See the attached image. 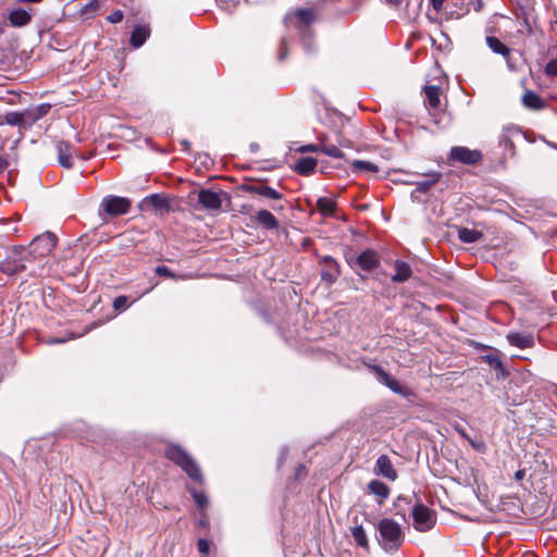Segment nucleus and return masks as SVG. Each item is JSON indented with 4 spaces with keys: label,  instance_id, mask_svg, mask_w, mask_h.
Here are the masks:
<instances>
[{
    "label": "nucleus",
    "instance_id": "nucleus-42",
    "mask_svg": "<svg viewBox=\"0 0 557 557\" xmlns=\"http://www.w3.org/2000/svg\"><path fill=\"white\" fill-rule=\"evenodd\" d=\"M460 433H461V435H462L463 437H466V438L469 441V443L471 444V446H472L474 449H476V450H484V448H485L484 443H482V442H481V443H475V442H473L472 440H470L468 436H466L465 432H460Z\"/></svg>",
    "mask_w": 557,
    "mask_h": 557
},
{
    "label": "nucleus",
    "instance_id": "nucleus-2",
    "mask_svg": "<svg viewBox=\"0 0 557 557\" xmlns=\"http://www.w3.org/2000/svg\"><path fill=\"white\" fill-rule=\"evenodd\" d=\"M165 456L180 468H182V470L185 471L191 480L202 482V473L197 462L181 446L170 445L165 450Z\"/></svg>",
    "mask_w": 557,
    "mask_h": 557
},
{
    "label": "nucleus",
    "instance_id": "nucleus-7",
    "mask_svg": "<svg viewBox=\"0 0 557 557\" xmlns=\"http://www.w3.org/2000/svg\"><path fill=\"white\" fill-rule=\"evenodd\" d=\"M449 158L465 164H476L482 160L483 154L480 150L457 146L450 149Z\"/></svg>",
    "mask_w": 557,
    "mask_h": 557
},
{
    "label": "nucleus",
    "instance_id": "nucleus-34",
    "mask_svg": "<svg viewBox=\"0 0 557 557\" xmlns=\"http://www.w3.org/2000/svg\"><path fill=\"white\" fill-rule=\"evenodd\" d=\"M352 168L360 171L377 172V166L369 161L356 160L352 162Z\"/></svg>",
    "mask_w": 557,
    "mask_h": 557
},
{
    "label": "nucleus",
    "instance_id": "nucleus-10",
    "mask_svg": "<svg viewBox=\"0 0 557 557\" xmlns=\"http://www.w3.org/2000/svg\"><path fill=\"white\" fill-rule=\"evenodd\" d=\"M58 243V237L51 232H46L37 236V252L40 251L41 257H49Z\"/></svg>",
    "mask_w": 557,
    "mask_h": 557
},
{
    "label": "nucleus",
    "instance_id": "nucleus-5",
    "mask_svg": "<svg viewBox=\"0 0 557 557\" xmlns=\"http://www.w3.org/2000/svg\"><path fill=\"white\" fill-rule=\"evenodd\" d=\"M131 201L127 198L119 196H107L100 203V214L104 212L111 216H117L126 214L129 211Z\"/></svg>",
    "mask_w": 557,
    "mask_h": 557
},
{
    "label": "nucleus",
    "instance_id": "nucleus-36",
    "mask_svg": "<svg viewBox=\"0 0 557 557\" xmlns=\"http://www.w3.org/2000/svg\"><path fill=\"white\" fill-rule=\"evenodd\" d=\"M545 74L557 77V58L550 60L545 66Z\"/></svg>",
    "mask_w": 557,
    "mask_h": 557
},
{
    "label": "nucleus",
    "instance_id": "nucleus-6",
    "mask_svg": "<svg viewBox=\"0 0 557 557\" xmlns=\"http://www.w3.org/2000/svg\"><path fill=\"white\" fill-rule=\"evenodd\" d=\"M519 135L520 129L515 125H507L503 127L502 134L498 137V144L499 147L504 149V157H513L516 154L513 138Z\"/></svg>",
    "mask_w": 557,
    "mask_h": 557
},
{
    "label": "nucleus",
    "instance_id": "nucleus-49",
    "mask_svg": "<svg viewBox=\"0 0 557 557\" xmlns=\"http://www.w3.org/2000/svg\"><path fill=\"white\" fill-rule=\"evenodd\" d=\"M286 57V52H280V59L283 60Z\"/></svg>",
    "mask_w": 557,
    "mask_h": 557
},
{
    "label": "nucleus",
    "instance_id": "nucleus-46",
    "mask_svg": "<svg viewBox=\"0 0 557 557\" xmlns=\"http://www.w3.org/2000/svg\"><path fill=\"white\" fill-rule=\"evenodd\" d=\"M525 475V471L524 470H518L516 473H515V479L517 481H521Z\"/></svg>",
    "mask_w": 557,
    "mask_h": 557
},
{
    "label": "nucleus",
    "instance_id": "nucleus-51",
    "mask_svg": "<svg viewBox=\"0 0 557 557\" xmlns=\"http://www.w3.org/2000/svg\"><path fill=\"white\" fill-rule=\"evenodd\" d=\"M46 264H49V259L46 260V263L42 265V269L45 268Z\"/></svg>",
    "mask_w": 557,
    "mask_h": 557
},
{
    "label": "nucleus",
    "instance_id": "nucleus-47",
    "mask_svg": "<svg viewBox=\"0 0 557 557\" xmlns=\"http://www.w3.org/2000/svg\"><path fill=\"white\" fill-rule=\"evenodd\" d=\"M403 0H385L388 5L398 7Z\"/></svg>",
    "mask_w": 557,
    "mask_h": 557
},
{
    "label": "nucleus",
    "instance_id": "nucleus-12",
    "mask_svg": "<svg viewBox=\"0 0 557 557\" xmlns=\"http://www.w3.org/2000/svg\"><path fill=\"white\" fill-rule=\"evenodd\" d=\"M426 106L431 114L435 115L441 108V89L436 86H426L424 88Z\"/></svg>",
    "mask_w": 557,
    "mask_h": 557
},
{
    "label": "nucleus",
    "instance_id": "nucleus-21",
    "mask_svg": "<svg viewBox=\"0 0 557 557\" xmlns=\"http://www.w3.org/2000/svg\"><path fill=\"white\" fill-rule=\"evenodd\" d=\"M149 35H150L149 27L144 26V25L136 26L133 29L132 36H131L132 46L135 48H139L140 46L144 45V42L149 37Z\"/></svg>",
    "mask_w": 557,
    "mask_h": 557
},
{
    "label": "nucleus",
    "instance_id": "nucleus-17",
    "mask_svg": "<svg viewBox=\"0 0 557 557\" xmlns=\"http://www.w3.org/2000/svg\"><path fill=\"white\" fill-rule=\"evenodd\" d=\"M426 180L419 182H409L410 184H416V190L419 193H428L436 183L440 182L442 174L440 172H432L425 174Z\"/></svg>",
    "mask_w": 557,
    "mask_h": 557
},
{
    "label": "nucleus",
    "instance_id": "nucleus-41",
    "mask_svg": "<svg viewBox=\"0 0 557 557\" xmlns=\"http://www.w3.org/2000/svg\"><path fill=\"white\" fill-rule=\"evenodd\" d=\"M301 152H315V151H321V144L320 145H306V146H302L300 149H299Z\"/></svg>",
    "mask_w": 557,
    "mask_h": 557
},
{
    "label": "nucleus",
    "instance_id": "nucleus-29",
    "mask_svg": "<svg viewBox=\"0 0 557 557\" xmlns=\"http://www.w3.org/2000/svg\"><path fill=\"white\" fill-rule=\"evenodd\" d=\"M351 535L356 542V544L362 548H369V541L367 533L362 525H356L351 529Z\"/></svg>",
    "mask_w": 557,
    "mask_h": 557
},
{
    "label": "nucleus",
    "instance_id": "nucleus-19",
    "mask_svg": "<svg viewBox=\"0 0 557 557\" xmlns=\"http://www.w3.org/2000/svg\"><path fill=\"white\" fill-rule=\"evenodd\" d=\"M395 270L396 273L392 276L393 282H406L412 274L410 265L401 260L395 262Z\"/></svg>",
    "mask_w": 557,
    "mask_h": 557
},
{
    "label": "nucleus",
    "instance_id": "nucleus-38",
    "mask_svg": "<svg viewBox=\"0 0 557 557\" xmlns=\"http://www.w3.org/2000/svg\"><path fill=\"white\" fill-rule=\"evenodd\" d=\"M197 546H198V550L201 553V554H205L207 555L209 553V549H210V544L207 540L205 539H200L197 543Z\"/></svg>",
    "mask_w": 557,
    "mask_h": 557
},
{
    "label": "nucleus",
    "instance_id": "nucleus-18",
    "mask_svg": "<svg viewBox=\"0 0 557 557\" xmlns=\"http://www.w3.org/2000/svg\"><path fill=\"white\" fill-rule=\"evenodd\" d=\"M256 221L267 230H275L278 227V221L276 218L265 209L259 210L257 212Z\"/></svg>",
    "mask_w": 557,
    "mask_h": 557
},
{
    "label": "nucleus",
    "instance_id": "nucleus-32",
    "mask_svg": "<svg viewBox=\"0 0 557 557\" xmlns=\"http://www.w3.org/2000/svg\"><path fill=\"white\" fill-rule=\"evenodd\" d=\"M146 201L150 203L156 209H168L169 208V201L165 197L153 194L146 198Z\"/></svg>",
    "mask_w": 557,
    "mask_h": 557
},
{
    "label": "nucleus",
    "instance_id": "nucleus-35",
    "mask_svg": "<svg viewBox=\"0 0 557 557\" xmlns=\"http://www.w3.org/2000/svg\"><path fill=\"white\" fill-rule=\"evenodd\" d=\"M191 494H193V497L197 504V506L202 510L207 507L208 505V498L207 496L201 493V492H197L195 490L191 491Z\"/></svg>",
    "mask_w": 557,
    "mask_h": 557
},
{
    "label": "nucleus",
    "instance_id": "nucleus-33",
    "mask_svg": "<svg viewBox=\"0 0 557 557\" xmlns=\"http://www.w3.org/2000/svg\"><path fill=\"white\" fill-rule=\"evenodd\" d=\"M321 151L330 157L341 159L344 157L343 151L335 145L321 144Z\"/></svg>",
    "mask_w": 557,
    "mask_h": 557
},
{
    "label": "nucleus",
    "instance_id": "nucleus-31",
    "mask_svg": "<svg viewBox=\"0 0 557 557\" xmlns=\"http://www.w3.org/2000/svg\"><path fill=\"white\" fill-rule=\"evenodd\" d=\"M482 360L488 363L495 370L499 371L503 375L507 374L504 368V363L500 360L499 355L497 352L482 356Z\"/></svg>",
    "mask_w": 557,
    "mask_h": 557
},
{
    "label": "nucleus",
    "instance_id": "nucleus-11",
    "mask_svg": "<svg viewBox=\"0 0 557 557\" xmlns=\"http://www.w3.org/2000/svg\"><path fill=\"white\" fill-rule=\"evenodd\" d=\"M374 471L376 474L383 475L391 481H395L397 479V472L394 469L391 459L386 455H381L377 458Z\"/></svg>",
    "mask_w": 557,
    "mask_h": 557
},
{
    "label": "nucleus",
    "instance_id": "nucleus-9",
    "mask_svg": "<svg viewBox=\"0 0 557 557\" xmlns=\"http://www.w3.org/2000/svg\"><path fill=\"white\" fill-rule=\"evenodd\" d=\"M7 122L10 125H17L21 129H30L35 122V115L32 112H11L5 116Z\"/></svg>",
    "mask_w": 557,
    "mask_h": 557
},
{
    "label": "nucleus",
    "instance_id": "nucleus-26",
    "mask_svg": "<svg viewBox=\"0 0 557 557\" xmlns=\"http://www.w3.org/2000/svg\"><path fill=\"white\" fill-rule=\"evenodd\" d=\"M317 207L323 215L329 216L334 213L336 209V203L331 198L321 197L317 201Z\"/></svg>",
    "mask_w": 557,
    "mask_h": 557
},
{
    "label": "nucleus",
    "instance_id": "nucleus-25",
    "mask_svg": "<svg viewBox=\"0 0 557 557\" xmlns=\"http://www.w3.org/2000/svg\"><path fill=\"white\" fill-rule=\"evenodd\" d=\"M374 369L379 373V375L381 376L383 383L386 386H388L393 392H395L397 394H403V389H401L399 383L394 377H392L388 373H386L380 367H375Z\"/></svg>",
    "mask_w": 557,
    "mask_h": 557
},
{
    "label": "nucleus",
    "instance_id": "nucleus-20",
    "mask_svg": "<svg viewBox=\"0 0 557 557\" xmlns=\"http://www.w3.org/2000/svg\"><path fill=\"white\" fill-rule=\"evenodd\" d=\"M507 341L510 345L519 348H529L533 345V337L522 333H509Z\"/></svg>",
    "mask_w": 557,
    "mask_h": 557
},
{
    "label": "nucleus",
    "instance_id": "nucleus-28",
    "mask_svg": "<svg viewBox=\"0 0 557 557\" xmlns=\"http://www.w3.org/2000/svg\"><path fill=\"white\" fill-rule=\"evenodd\" d=\"M458 237L461 242L470 244L478 242L482 237V234L476 230L461 227L458 231Z\"/></svg>",
    "mask_w": 557,
    "mask_h": 557
},
{
    "label": "nucleus",
    "instance_id": "nucleus-44",
    "mask_svg": "<svg viewBox=\"0 0 557 557\" xmlns=\"http://www.w3.org/2000/svg\"><path fill=\"white\" fill-rule=\"evenodd\" d=\"M446 0H430V4L435 11H440Z\"/></svg>",
    "mask_w": 557,
    "mask_h": 557
},
{
    "label": "nucleus",
    "instance_id": "nucleus-4",
    "mask_svg": "<svg viewBox=\"0 0 557 557\" xmlns=\"http://www.w3.org/2000/svg\"><path fill=\"white\" fill-rule=\"evenodd\" d=\"M26 248L23 246L12 249L8 258L0 261V272L12 275L26 269L25 265Z\"/></svg>",
    "mask_w": 557,
    "mask_h": 557
},
{
    "label": "nucleus",
    "instance_id": "nucleus-50",
    "mask_svg": "<svg viewBox=\"0 0 557 557\" xmlns=\"http://www.w3.org/2000/svg\"><path fill=\"white\" fill-rule=\"evenodd\" d=\"M285 45H286V41H285V39H283V40H282V46H284V47H285Z\"/></svg>",
    "mask_w": 557,
    "mask_h": 557
},
{
    "label": "nucleus",
    "instance_id": "nucleus-27",
    "mask_svg": "<svg viewBox=\"0 0 557 557\" xmlns=\"http://www.w3.org/2000/svg\"><path fill=\"white\" fill-rule=\"evenodd\" d=\"M294 17L299 24L308 26L314 21L315 14L312 9H300L294 13Z\"/></svg>",
    "mask_w": 557,
    "mask_h": 557
},
{
    "label": "nucleus",
    "instance_id": "nucleus-22",
    "mask_svg": "<svg viewBox=\"0 0 557 557\" xmlns=\"http://www.w3.org/2000/svg\"><path fill=\"white\" fill-rule=\"evenodd\" d=\"M522 103L525 108L540 110L544 107L543 99L535 92L527 90L522 96Z\"/></svg>",
    "mask_w": 557,
    "mask_h": 557
},
{
    "label": "nucleus",
    "instance_id": "nucleus-8",
    "mask_svg": "<svg viewBox=\"0 0 557 557\" xmlns=\"http://www.w3.org/2000/svg\"><path fill=\"white\" fill-rule=\"evenodd\" d=\"M222 195L223 191L201 189L198 193V202L206 210H219L222 207Z\"/></svg>",
    "mask_w": 557,
    "mask_h": 557
},
{
    "label": "nucleus",
    "instance_id": "nucleus-16",
    "mask_svg": "<svg viewBox=\"0 0 557 557\" xmlns=\"http://www.w3.org/2000/svg\"><path fill=\"white\" fill-rule=\"evenodd\" d=\"M8 20L14 27H22L32 21V14L24 9L17 8L9 13Z\"/></svg>",
    "mask_w": 557,
    "mask_h": 557
},
{
    "label": "nucleus",
    "instance_id": "nucleus-52",
    "mask_svg": "<svg viewBox=\"0 0 557 557\" xmlns=\"http://www.w3.org/2000/svg\"><path fill=\"white\" fill-rule=\"evenodd\" d=\"M40 0H37V2H39Z\"/></svg>",
    "mask_w": 557,
    "mask_h": 557
},
{
    "label": "nucleus",
    "instance_id": "nucleus-43",
    "mask_svg": "<svg viewBox=\"0 0 557 557\" xmlns=\"http://www.w3.org/2000/svg\"><path fill=\"white\" fill-rule=\"evenodd\" d=\"M156 273L162 276L173 277V273L166 267H158Z\"/></svg>",
    "mask_w": 557,
    "mask_h": 557
},
{
    "label": "nucleus",
    "instance_id": "nucleus-1",
    "mask_svg": "<svg viewBox=\"0 0 557 557\" xmlns=\"http://www.w3.org/2000/svg\"><path fill=\"white\" fill-rule=\"evenodd\" d=\"M380 543L384 550L395 552L404 543V533L399 523L393 519L384 518L377 524Z\"/></svg>",
    "mask_w": 557,
    "mask_h": 557
},
{
    "label": "nucleus",
    "instance_id": "nucleus-39",
    "mask_svg": "<svg viewBox=\"0 0 557 557\" xmlns=\"http://www.w3.org/2000/svg\"><path fill=\"white\" fill-rule=\"evenodd\" d=\"M127 305V298L125 296H119L114 299L113 306L116 310L125 308Z\"/></svg>",
    "mask_w": 557,
    "mask_h": 557
},
{
    "label": "nucleus",
    "instance_id": "nucleus-15",
    "mask_svg": "<svg viewBox=\"0 0 557 557\" xmlns=\"http://www.w3.org/2000/svg\"><path fill=\"white\" fill-rule=\"evenodd\" d=\"M357 264L364 271H371L379 264V257L373 250H366L357 258Z\"/></svg>",
    "mask_w": 557,
    "mask_h": 557
},
{
    "label": "nucleus",
    "instance_id": "nucleus-37",
    "mask_svg": "<svg viewBox=\"0 0 557 557\" xmlns=\"http://www.w3.org/2000/svg\"><path fill=\"white\" fill-rule=\"evenodd\" d=\"M107 20L112 24L119 23L123 20V13L121 10H115L107 16Z\"/></svg>",
    "mask_w": 557,
    "mask_h": 557
},
{
    "label": "nucleus",
    "instance_id": "nucleus-45",
    "mask_svg": "<svg viewBox=\"0 0 557 557\" xmlns=\"http://www.w3.org/2000/svg\"><path fill=\"white\" fill-rule=\"evenodd\" d=\"M9 165V162L4 156L0 154V173H2Z\"/></svg>",
    "mask_w": 557,
    "mask_h": 557
},
{
    "label": "nucleus",
    "instance_id": "nucleus-13",
    "mask_svg": "<svg viewBox=\"0 0 557 557\" xmlns=\"http://www.w3.org/2000/svg\"><path fill=\"white\" fill-rule=\"evenodd\" d=\"M244 189L250 194H256L274 200H281L283 195L268 185H245Z\"/></svg>",
    "mask_w": 557,
    "mask_h": 557
},
{
    "label": "nucleus",
    "instance_id": "nucleus-23",
    "mask_svg": "<svg viewBox=\"0 0 557 557\" xmlns=\"http://www.w3.org/2000/svg\"><path fill=\"white\" fill-rule=\"evenodd\" d=\"M486 44L494 53L502 54L505 58H509L510 49L506 45H504L498 38L488 36L486 37Z\"/></svg>",
    "mask_w": 557,
    "mask_h": 557
},
{
    "label": "nucleus",
    "instance_id": "nucleus-3",
    "mask_svg": "<svg viewBox=\"0 0 557 557\" xmlns=\"http://www.w3.org/2000/svg\"><path fill=\"white\" fill-rule=\"evenodd\" d=\"M411 516L413 519V528L419 532L431 530L436 522L435 512L423 504L414 505Z\"/></svg>",
    "mask_w": 557,
    "mask_h": 557
},
{
    "label": "nucleus",
    "instance_id": "nucleus-30",
    "mask_svg": "<svg viewBox=\"0 0 557 557\" xmlns=\"http://www.w3.org/2000/svg\"><path fill=\"white\" fill-rule=\"evenodd\" d=\"M369 490L371 493L381 498H387L389 495L388 486L385 483L377 480H373L369 483Z\"/></svg>",
    "mask_w": 557,
    "mask_h": 557
},
{
    "label": "nucleus",
    "instance_id": "nucleus-24",
    "mask_svg": "<svg viewBox=\"0 0 557 557\" xmlns=\"http://www.w3.org/2000/svg\"><path fill=\"white\" fill-rule=\"evenodd\" d=\"M317 166V160L312 157L301 158L297 161L295 170L297 173L308 175L313 172Z\"/></svg>",
    "mask_w": 557,
    "mask_h": 557
},
{
    "label": "nucleus",
    "instance_id": "nucleus-48",
    "mask_svg": "<svg viewBox=\"0 0 557 557\" xmlns=\"http://www.w3.org/2000/svg\"><path fill=\"white\" fill-rule=\"evenodd\" d=\"M273 209L282 211V210H284V206H282V205L273 206Z\"/></svg>",
    "mask_w": 557,
    "mask_h": 557
},
{
    "label": "nucleus",
    "instance_id": "nucleus-14",
    "mask_svg": "<svg viewBox=\"0 0 557 557\" xmlns=\"http://www.w3.org/2000/svg\"><path fill=\"white\" fill-rule=\"evenodd\" d=\"M57 151H58L59 163L63 168H66V169L72 168V165H73L72 157L74 153V148L69 143L59 141L57 144Z\"/></svg>",
    "mask_w": 557,
    "mask_h": 557
},
{
    "label": "nucleus",
    "instance_id": "nucleus-40",
    "mask_svg": "<svg viewBox=\"0 0 557 557\" xmlns=\"http://www.w3.org/2000/svg\"><path fill=\"white\" fill-rule=\"evenodd\" d=\"M50 108L51 106L49 103H42L40 106H37V120L46 115Z\"/></svg>",
    "mask_w": 557,
    "mask_h": 557
}]
</instances>
